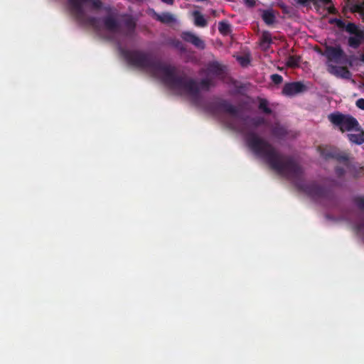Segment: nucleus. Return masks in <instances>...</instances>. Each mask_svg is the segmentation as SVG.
<instances>
[{
    "label": "nucleus",
    "mask_w": 364,
    "mask_h": 364,
    "mask_svg": "<svg viewBox=\"0 0 364 364\" xmlns=\"http://www.w3.org/2000/svg\"><path fill=\"white\" fill-rule=\"evenodd\" d=\"M329 58L330 71L334 75L347 78L349 77V72L343 67L336 68V63L337 60L341 56L342 52L340 48H328L326 51Z\"/></svg>",
    "instance_id": "obj_1"
},
{
    "label": "nucleus",
    "mask_w": 364,
    "mask_h": 364,
    "mask_svg": "<svg viewBox=\"0 0 364 364\" xmlns=\"http://www.w3.org/2000/svg\"><path fill=\"white\" fill-rule=\"evenodd\" d=\"M330 121L336 126H338L342 132H352V129L358 126V122L350 116H345L339 113H334L329 115Z\"/></svg>",
    "instance_id": "obj_2"
},
{
    "label": "nucleus",
    "mask_w": 364,
    "mask_h": 364,
    "mask_svg": "<svg viewBox=\"0 0 364 364\" xmlns=\"http://www.w3.org/2000/svg\"><path fill=\"white\" fill-rule=\"evenodd\" d=\"M304 89V85L301 82H294L284 86L283 92L288 96H292L301 92Z\"/></svg>",
    "instance_id": "obj_3"
},
{
    "label": "nucleus",
    "mask_w": 364,
    "mask_h": 364,
    "mask_svg": "<svg viewBox=\"0 0 364 364\" xmlns=\"http://www.w3.org/2000/svg\"><path fill=\"white\" fill-rule=\"evenodd\" d=\"M349 140L355 144H360L364 141V132L359 125L352 129L348 134Z\"/></svg>",
    "instance_id": "obj_4"
},
{
    "label": "nucleus",
    "mask_w": 364,
    "mask_h": 364,
    "mask_svg": "<svg viewBox=\"0 0 364 364\" xmlns=\"http://www.w3.org/2000/svg\"><path fill=\"white\" fill-rule=\"evenodd\" d=\"M185 39L188 41L191 42L198 47H202L203 45L202 41L192 33H186Z\"/></svg>",
    "instance_id": "obj_5"
},
{
    "label": "nucleus",
    "mask_w": 364,
    "mask_h": 364,
    "mask_svg": "<svg viewBox=\"0 0 364 364\" xmlns=\"http://www.w3.org/2000/svg\"><path fill=\"white\" fill-rule=\"evenodd\" d=\"M185 39L188 41L191 42L198 47H202L203 45L202 41L192 33H186Z\"/></svg>",
    "instance_id": "obj_6"
},
{
    "label": "nucleus",
    "mask_w": 364,
    "mask_h": 364,
    "mask_svg": "<svg viewBox=\"0 0 364 364\" xmlns=\"http://www.w3.org/2000/svg\"><path fill=\"white\" fill-rule=\"evenodd\" d=\"M271 43V37L269 33H264L262 34L260 46L263 49H267Z\"/></svg>",
    "instance_id": "obj_7"
},
{
    "label": "nucleus",
    "mask_w": 364,
    "mask_h": 364,
    "mask_svg": "<svg viewBox=\"0 0 364 364\" xmlns=\"http://www.w3.org/2000/svg\"><path fill=\"white\" fill-rule=\"evenodd\" d=\"M193 16H194L195 23L197 26H203L205 25L206 21H205L203 16H202L199 12L195 11L193 13Z\"/></svg>",
    "instance_id": "obj_8"
},
{
    "label": "nucleus",
    "mask_w": 364,
    "mask_h": 364,
    "mask_svg": "<svg viewBox=\"0 0 364 364\" xmlns=\"http://www.w3.org/2000/svg\"><path fill=\"white\" fill-rule=\"evenodd\" d=\"M262 18L267 24H271L274 21V15L272 11H264Z\"/></svg>",
    "instance_id": "obj_9"
},
{
    "label": "nucleus",
    "mask_w": 364,
    "mask_h": 364,
    "mask_svg": "<svg viewBox=\"0 0 364 364\" xmlns=\"http://www.w3.org/2000/svg\"><path fill=\"white\" fill-rule=\"evenodd\" d=\"M299 58L296 57H290L287 61V65L291 68H295L298 65Z\"/></svg>",
    "instance_id": "obj_10"
},
{
    "label": "nucleus",
    "mask_w": 364,
    "mask_h": 364,
    "mask_svg": "<svg viewBox=\"0 0 364 364\" xmlns=\"http://www.w3.org/2000/svg\"><path fill=\"white\" fill-rule=\"evenodd\" d=\"M352 9L354 12H358L361 14H364V2L355 4Z\"/></svg>",
    "instance_id": "obj_11"
},
{
    "label": "nucleus",
    "mask_w": 364,
    "mask_h": 364,
    "mask_svg": "<svg viewBox=\"0 0 364 364\" xmlns=\"http://www.w3.org/2000/svg\"><path fill=\"white\" fill-rule=\"evenodd\" d=\"M219 30L223 33H227L230 30V26L225 22H221L219 24Z\"/></svg>",
    "instance_id": "obj_12"
},
{
    "label": "nucleus",
    "mask_w": 364,
    "mask_h": 364,
    "mask_svg": "<svg viewBox=\"0 0 364 364\" xmlns=\"http://www.w3.org/2000/svg\"><path fill=\"white\" fill-rule=\"evenodd\" d=\"M272 79L276 84L280 83L282 80V77L278 75H272Z\"/></svg>",
    "instance_id": "obj_13"
},
{
    "label": "nucleus",
    "mask_w": 364,
    "mask_h": 364,
    "mask_svg": "<svg viewBox=\"0 0 364 364\" xmlns=\"http://www.w3.org/2000/svg\"><path fill=\"white\" fill-rule=\"evenodd\" d=\"M356 105L361 109H364V99H359L356 102Z\"/></svg>",
    "instance_id": "obj_14"
},
{
    "label": "nucleus",
    "mask_w": 364,
    "mask_h": 364,
    "mask_svg": "<svg viewBox=\"0 0 364 364\" xmlns=\"http://www.w3.org/2000/svg\"><path fill=\"white\" fill-rule=\"evenodd\" d=\"M245 3L247 5L250 6H253L255 4L254 1H252V0H245Z\"/></svg>",
    "instance_id": "obj_15"
},
{
    "label": "nucleus",
    "mask_w": 364,
    "mask_h": 364,
    "mask_svg": "<svg viewBox=\"0 0 364 364\" xmlns=\"http://www.w3.org/2000/svg\"><path fill=\"white\" fill-rule=\"evenodd\" d=\"M165 16H166V20H167V21H171L173 19V17L171 15L166 14Z\"/></svg>",
    "instance_id": "obj_16"
},
{
    "label": "nucleus",
    "mask_w": 364,
    "mask_h": 364,
    "mask_svg": "<svg viewBox=\"0 0 364 364\" xmlns=\"http://www.w3.org/2000/svg\"><path fill=\"white\" fill-rule=\"evenodd\" d=\"M164 2H166V3H168V4H171L172 3V0H163Z\"/></svg>",
    "instance_id": "obj_17"
},
{
    "label": "nucleus",
    "mask_w": 364,
    "mask_h": 364,
    "mask_svg": "<svg viewBox=\"0 0 364 364\" xmlns=\"http://www.w3.org/2000/svg\"><path fill=\"white\" fill-rule=\"evenodd\" d=\"M352 27H354V26H353V25H350V26H349V29H350V30H351V28H352Z\"/></svg>",
    "instance_id": "obj_18"
},
{
    "label": "nucleus",
    "mask_w": 364,
    "mask_h": 364,
    "mask_svg": "<svg viewBox=\"0 0 364 364\" xmlns=\"http://www.w3.org/2000/svg\"><path fill=\"white\" fill-rule=\"evenodd\" d=\"M241 64L243 65H246V63L245 62H243V61H241Z\"/></svg>",
    "instance_id": "obj_19"
},
{
    "label": "nucleus",
    "mask_w": 364,
    "mask_h": 364,
    "mask_svg": "<svg viewBox=\"0 0 364 364\" xmlns=\"http://www.w3.org/2000/svg\"><path fill=\"white\" fill-rule=\"evenodd\" d=\"M350 44H351V45H353V42H352V41H351V39L350 40Z\"/></svg>",
    "instance_id": "obj_20"
}]
</instances>
